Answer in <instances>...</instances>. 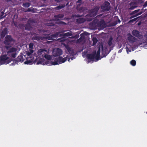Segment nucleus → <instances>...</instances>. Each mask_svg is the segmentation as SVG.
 <instances>
[{
    "label": "nucleus",
    "mask_w": 147,
    "mask_h": 147,
    "mask_svg": "<svg viewBox=\"0 0 147 147\" xmlns=\"http://www.w3.org/2000/svg\"><path fill=\"white\" fill-rule=\"evenodd\" d=\"M6 48L7 50V55L10 57L15 58L18 53L17 48L9 46H6Z\"/></svg>",
    "instance_id": "f257e3e1"
},
{
    "label": "nucleus",
    "mask_w": 147,
    "mask_h": 147,
    "mask_svg": "<svg viewBox=\"0 0 147 147\" xmlns=\"http://www.w3.org/2000/svg\"><path fill=\"white\" fill-rule=\"evenodd\" d=\"M33 49H30L28 51H26L25 53L27 56V58L28 60L24 62V63L25 64H28L31 63L33 61L34 57H32V54L34 52V50Z\"/></svg>",
    "instance_id": "f03ea898"
},
{
    "label": "nucleus",
    "mask_w": 147,
    "mask_h": 147,
    "mask_svg": "<svg viewBox=\"0 0 147 147\" xmlns=\"http://www.w3.org/2000/svg\"><path fill=\"white\" fill-rule=\"evenodd\" d=\"M28 60L25 55H24L22 53H20L16 59L13 61V62L15 64H18L20 62H23L24 60Z\"/></svg>",
    "instance_id": "7ed1b4c3"
},
{
    "label": "nucleus",
    "mask_w": 147,
    "mask_h": 147,
    "mask_svg": "<svg viewBox=\"0 0 147 147\" xmlns=\"http://www.w3.org/2000/svg\"><path fill=\"white\" fill-rule=\"evenodd\" d=\"M7 54L1 55L0 56V65L7 64L11 61V60Z\"/></svg>",
    "instance_id": "20e7f679"
},
{
    "label": "nucleus",
    "mask_w": 147,
    "mask_h": 147,
    "mask_svg": "<svg viewBox=\"0 0 147 147\" xmlns=\"http://www.w3.org/2000/svg\"><path fill=\"white\" fill-rule=\"evenodd\" d=\"M100 7L99 6H96L94 8L91 9L89 11L88 14L85 17L89 16L91 17H94L97 15L98 12Z\"/></svg>",
    "instance_id": "39448f33"
},
{
    "label": "nucleus",
    "mask_w": 147,
    "mask_h": 147,
    "mask_svg": "<svg viewBox=\"0 0 147 147\" xmlns=\"http://www.w3.org/2000/svg\"><path fill=\"white\" fill-rule=\"evenodd\" d=\"M111 7L110 3L108 1H105L101 6L102 12L109 11L110 10Z\"/></svg>",
    "instance_id": "423d86ee"
},
{
    "label": "nucleus",
    "mask_w": 147,
    "mask_h": 147,
    "mask_svg": "<svg viewBox=\"0 0 147 147\" xmlns=\"http://www.w3.org/2000/svg\"><path fill=\"white\" fill-rule=\"evenodd\" d=\"M132 34L134 36L139 39H142L143 38V35L140 34V32L136 30H134L132 32Z\"/></svg>",
    "instance_id": "0eeeda50"
},
{
    "label": "nucleus",
    "mask_w": 147,
    "mask_h": 147,
    "mask_svg": "<svg viewBox=\"0 0 147 147\" xmlns=\"http://www.w3.org/2000/svg\"><path fill=\"white\" fill-rule=\"evenodd\" d=\"M46 52V50L44 49H40L38 51V52L39 53H40V54H45L44 57L45 59L48 60L51 59V57L50 55L47 54H46L45 53V52Z\"/></svg>",
    "instance_id": "6e6552de"
},
{
    "label": "nucleus",
    "mask_w": 147,
    "mask_h": 147,
    "mask_svg": "<svg viewBox=\"0 0 147 147\" xmlns=\"http://www.w3.org/2000/svg\"><path fill=\"white\" fill-rule=\"evenodd\" d=\"M92 20V19L91 18H80L77 19L76 20V22L78 24H82L86 21L90 22Z\"/></svg>",
    "instance_id": "1a4fd4ad"
},
{
    "label": "nucleus",
    "mask_w": 147,
    "mask_h": 147,
    "mask_svg": "<svg viewBox=\"0 0 147 147\" xmlns=\"http://www.w3.org/2000/svg\"><path fill=\"white\" fill-rule=\"evenodd\" d=\"M57 59L58 62L59 64L65 62L67 59L69 61L70 60L69 57H68V56L64 58L62 57L59 56Z\"/></svg>",
    "instance_id": "9d476101"
},
{
    "label": "nucleus",
    "mask_w": 147,
    "mask_h": 147,
    "mask_svg": "<svg viewBox=\"0 0 147 147\" xmlns=\"http://www.w3.org/2000/svg\"><path fill=\"white\" fill-rule=\"evenodd\" d=\"M53 56L55 57H59L62 54V51L61 49L58 48L56 50L53 51Z\"/></svg>",
    "instance_id": "9b49d317"
},
{
    "label": "nucleus",
    "mask_w": 147,
    "mask_h": 147,
    "mask_svg": "<svg viewBox=\"0 0 147 147\" xmlns=\"http://www.w3.org/2000/svg\"><path fill=\"white\" fill-rule=\"evenodd\" d=\"M113 37L112 36H111L107 42L108 45L109 47H110V51L113 49V48L114 46V45H113Z\"/></svg>",
    "instance_id": "f8f14e48"
},
{
    "label": "nucleus",
    "mask_w": 147,
    "mask_h": 147,
    "mask_svg": "<svg viewBox=\"0 0 147 147\" xmlns=\"http://www.w3.org/2000/svg\"><path fill=\"white\" fill-rule=\"evenodd\" d=\"M1 38H3L7 34V28H5L2 30H0Z\"/></svg>",
    "instance_id": "ddd939ff"
},
{
    "label": "nucleus",
    "mask_w": 147,
    "mask_h": 147,
    "mask_svg": "<svg viewBox=\"0 0 147 147\" xmlns=\"http://www.w3.org/2000/svg\"><path fill=\"white\" fill-rule=\"evenodd\" d=\"M96 52L91 54H88L87 55V59L89 60H93L95 58Z\"/></svg>",
    "instance_id": "4468645a"
},
{
    "label": "nucleus",
    "mask_w": 147,
    "mask_h": 147,
    "mask_svg": "<svg viewBox=\"0 0 147 147\" xmlns=\"http://www.w3.org/2000/svg\"><path fill=\"white\" fill-rule=\"evenodd\" d=\"M60 1H64L65 2H67V3H66L65 4H64L60 5L59 6L56 7L55 8V9L57 10H59L62 9V8H63L65 6L68 5L69 4V2H68L67 0H60Z\"/></svg>",
    "instance_id": "2eb2a0df"
},
{
    "label": "nucleus",
    "mask_w": 147,
    "mask_h": 147,
    "mask_svg": "<svg viewBox=\"0 0 147 147\" xmlns=\"http://www.w3.org/2000/svg\"><path fill=\"white\" fill-rule=\"evenodd\" d=\"M127 39L129 41L133 43L136 41V38L131 34H130L129 36L127 38Z\"/></svg>",
    "instance_id": "dca6fc26"
},
{
    "label": "nucleus",
    "mask_w": 147,
    "mask_h": 147,
    "mask_svg": "<svg viewBox=\"0 0 147 147\" xmlns=\"http://www.w3.org/2000/svg\"><path fill=\"white\" fill-rule=\"evenodd\" d=\"M100 47L99 46L98 48V50L96 54L95 55V59L97 60H98L100 57Z\"/></svg>",
    "instance_id": "f3484780"
},
{
    "label": "nucleus",
    "mask_w": 147,
    "mask_h": 147,
    "mask_svg": "<svg viewBox=\"0 0 147 147\" xmlns=\"http://www.w3.org/2000/svg\"><path fill=\"white\" fill-rule=\"evenodd\" d=\"M80 37L79 39L77 40V42H81L84 40L85 38V36L84 33H82L80 34Z\"/></svg>",
    "instance_id": "a211bd4d"
},
{
    "label": "nucleus",
    "mask_w": 147,
    "mask_h": 147,
    "mask_svg": "<svg viewBox=\"0 0 147 147\" xmlns=\"http://www.w3.org/2000/svg\"><path fill=\"white\" fill-rule=\"evenodd\" d=\"M5 41L6 42L8 43L9 42L13 40V38L10 35H7L5 37Z\"/></svg>",
    "instance_id": "6ab92c4d"
},
{
    "label": "nucleus",
    "mask_w": 147,
    "mask_h": 147,
    "mask_svg": "<svg viewBox=\"0 0 147 147\" xmlns=\"http://www.w3.org/2000/svg\"><path fill=\"white\" fill-rule=\"evenodd\" d=\"M129 5L130 6L129 8V9L130 10L134 9L136 7L135 3L134 2H131Z\"/></svg>",
    "instance_id": "aec40b11"
},
{
    "label": "nucleus",
    "mask_w": 147,
    "mask_h": 147,
    "mask_svg": "<svg viewBox=\"0 0 147 147\" xmlns=\"http://www.w3.org/2000/svg\"><path fill=\"white\" fill-rule=\"evenodd\" d=\"M143 12L141 11L136 14H135L134 15V14L131 17H130L129 19H132L134 17H135L139 15H140L141 14L143 13Z\"/></svg>",
    "instance_id": "412c9836"
},
{
    "label": "nucleus",
    "mask_w": 147,
    "mask_h": 147,
    "mask_svg": "<svg viewBox=\"0 0 147 147\" xmlns=\"http://www.w3.org/2000/svg\"><path fill=\"white\" fill-rule=\"evenodd\" d=\"M67 50L68 52H69V54L73 55L74 53V51L73 49H71L70 47H68L67 48Z\"/></svg>",
    "instance_id": "4be33fe9"
},
{
    "label": "nucleus",
    "mask_w": 147,
    "mask_h": 147,
    "mask_svg": "<svg viewBox=\"0 0 147 147\" xmlns=\"http://www.w3.org/2000/svg\"><path fill=\"white\" fill-rule=\"evenodd\" d=\"M25 28L26 30H30L31 26L29 23H27L25 25Z\"/></svg>",
    "instance_id": "5701e85b"
},
{
    "label": "nucleus",
    "mask_w": 147,
    "mask_h": 147,
    "mask_svg": "<svg viewBox=\"0 0 147 147\" xmlns=\"http://www.w3.org/2000/svg\"><path fill=\"white\" fill-rule=\"evenodd\" d=\"M92 40L93 41V46H94L96 44V43L98 42V40L95 37H93L92 39Z\"/></svg>",
    "instance_id": "b1692460"
},
{
    "label": "nucleus",
    "mask_w": 147,
    "mask_h": 147,
    "mask_svg": "<svg viewBox=\"0 0 147 147\" xmlns=\"http://www.w3.org/2000/svg\"><path fill=\"white\" fill-rule=\"evenodd\" d=\"M72 35V34L71 32H67V33H64L63 34V35L64 36H71Z\"/></svg>",
    "instance_id": "393cba45"
},
{
    "label": "nucleus",
    "mask_w": 147,
    "mask_h": 147,
    "mask_svg": "<svg viewBox=\"0 0 147 147\" xmlns=\"http://www.w3.org/2000/svg\"><path fill=\"white\" fill-rule=\"evenodd\" d=\"M140 10L139 9L136 10L134 11H132L131 13H130L129 15H133L135 14H136L139 13V11Z\"/></svg>",
    "instance_id": "a878e982"
},
{
    "label": "nucleus",
    "mask_w": 147,
    "mask_h": 147,
    "mask_svg": "<svg viewBox=\"0 0 147 147\" xmlns=\"http://www.w3.org/2000/svg\"><path fill=\"white\" fill-rule=\"evenodd\" d=\"M64 16L63 14H59L57 16H55V17L56 18H62Z\"/></svg>",
    "instance_id": "bb28decb"
},
{
    "label": "nucleus",
    "mask_w": 147,
    "mask_h": 147,
    "mask_svg": "<svg viewBox=\"0 0 147 147\" xmlns=\"http://www.w3.org/2000/svg\"><path fill=\"white\" fill-rule=\"evenodd\" d=\"M30 4L28 3H24L22 6L24 7H30Z\"/></svg>",
    "instance_id": "cd10ccee"
},
{
    "label": "nucleus",
    "mask_w": 147,
    "mask_h": 147,
    "mask_svg": "<svg viewBox=\"0 0 147 147\" xmlns=\"http://www.w3.org/2000/svg\"><path fill=\"white\" fill-rule=\"evenodd\" d=\"M84 16V15L82 14V15H80L79 14H74L73 15V16L74 18H80V17H82Z\"/></svg>",
    "instance_id": "c85d7f7f"
},
{
    "label": "nucleus",
    "mask_w": 147,
    "mask_h": 147,
    "mask_svg": "<svg viewBox=\"0 0 147 147\" xmlns=\"http://www.w3.org/2000/svg\"><path fill=\"white\" fill-rule=\"evenodd\" d=\"M60 33V32H56L55 34L52 35L53 37L54 38L58 37L59 36V34Z\"/></svg>",
    "instance_id": "c756f323"
},
{
    "label": "nucleus",
    "mask_w": 147,
    "mask_h": 147,
    "mask_svg": "<svg viewBox=\"0 0 147 147\" xmlns=\"http://www.w3.org/2000/svg\"><path fill=\"white\" fill-rule=\"evenodd\" d=\"M130 63L133 66H135L136 64V61L134 60H132L130 61Z\"/></svg>",
    "instance_id": "7c9ffc66"
},
{
    "label": "nucleus",
    "mask_w": 147,
    "mask_h": 147,
    "mask_svg": "<svg viewBox=\"0 0 147 147\" xmlns=\"http://www.w3.org/2000/svg\"><path fill=\"white\" fill-rule=\"evenodd\" d=\"M59 63L58 62V59L56 60H55L53 62L52 61L51 65H55L58 64Z\"/></svg>",
    "instance_id": "2f4dec72"
},
{
    "label": "nucleus",
    "mask_w": 147,
    "mask_h": 147,
    "mask_svg": "<svg viewBox=\"0 0 147 147\" xmlns=\"http://www.w3.org/2000/svg\"><path fill=\"white\" fill-rule=\"evenodd\" d=\"M137 18H134L133 19L129 21V23H130L133 22H134V21H136V20H137Z\"/></svg>",
    "instance_id": "473e14b6"
},
{
    "label": "nucleus",
    "mask_w": 147,
    "mask_h": 147,
    "mask_svg": "<svg viewBox=\"0 0 147 147\" xmlns=\"http://www.w3.org/2000/svg\"><path fill=\"white\" fill-rule=\"evenodd\" d=\"M29 49H33V47L34 46V44L32 43H30L29 44Z\"/></svg>",
    "instance_id": "72a5a7b5"
},
{
    "label": "nucleus",
    "mask_w": 147,
    "mask_h": 147,
    "mask_svg": "<svg viewBox=\"0 0 147 147\" xmlns=\"http://www.w3.org/2000/svg\"><path fill=\"white\" fill-rule=\"evenodd\" d=\"M147 6V1L143 5V8L142 10H143V9Z\"/></svg>",
    "instance_id": "f704fd0d"
},
{
    "label": "nucleus",
    "mask_w": 147,
    "mask_h": 147,
    "mask_svg": "<svg viewBox=\"0 0 147 147\" xmlns=\"http://www.w3.org/2000/svg\"><path fill=\"white\" fill-rule=\"evenodd\" d=\"M42 60L40 59V60H39L37 62V64H42Z\"/></svg>",
    "instance_id": "c9c22d12"
},
{
    "label": "nucleus",
    "mask_w": 147,
    "mask_h": 147,
    "mask_svg": "<svg viewBox=\"0 0 147 147\" xmlns=\"http://www.w3.org/2000/svg\"><path fill=\"white\" fill-rule=\"evenodd\" d=\"M4 14V12L2 11L1 12V13H0V18H3L4 16L3 15Z\"/></svg>",
    "instance_id": "e433bc0d"
},
{
    "label": "nucleus",
    "mask_w": 147,
    "mask_h": 147,
    "mask_svg": "<svg viewBox=\"0 0 147 147\" xmlns=\"http://www.w3.org/2000/svg\"><path fill=\"white\" fill-rule=\"evenodd\" d=\"M79 36L78 35H76L74 36L73 37V38H78Z\"/></svg>",
    "instance_id": "4c0bfd02"
},
{
    "label": "nucleus",
    "mask_w": 147,
    "mask_h": 147,
    "mask_svg": "<svg viewBox=\"0 0 147 147\" xmlns=\"http://www.w3.org/2000/svg\"><path fill=\"white\" fill-rule=\"evenodd\" d=\"M82 0H78L77 1V2L81 3H82Z\"/></svg>",
    "instance_id": "58836bf2"
},
{
    "label": "nucleus",
    "mask_w": 147,
    "mask_h": 147,
    "mask_svg": "<svg viewBox=\"0 0 147 147\" xmlns=\"http://www.w3.org/2000/svg\"><path fill=\"white\" fill-rule=\"evenodd\" d=\"M54 25V24L53 23L50 24V25H48L49 26H52Z\"/></svg>",
    "instance_id": "ea45409f"
},
{
    "label": "nucleus",
    "mask_w": 147,
    "mask_h": 147,
    "mask_svg": "<svg viewBox=\"0 0 147 147\" xmlns=\"http://www.w3.org/2000/svg\"><path fill=\"white\" fill-rule=\"evenodd\" d=\"M101 48H102V53H103V45H102Z\"/></svg>",
    "instance_id": "a19ab883"
},
{
    "label": "nucleus",
    "mask_w": 147,
    "mask_h": 147,
    "mask_svg": "<svg viewBox=\"0 0 147 147\" xmlns=\"http://www.w3.org/2000/svg\"><path fill=\"white\" fill-rule=\"evenodd\" d=\"M145 36L146 37V42H147V32L145 34Z\"/></svg>",
    "instance_id": "79ce46f5"
},
{
    "label": "nucleus",
    "mask_w": 147,
    "mask_h": 147,
    "mask_svg": "<svg viewBox=\"0 0 147 147\" xmlns=\"http://www.w3.org/2000/svg\"><path fill=\"white\" fill-rule=\"evenodd\" d=\"M117 22L118 23H119L121 22V21L120 20L118 19V20H117Z\"/></svg>",
    "instance_id": "37998d69"
},
{
    "label": "nucleus",
    "mask_w": 147,
    "mask_h": 147,
    "mask_svg": "<svg viewBox=\"0 0 147 147\" xmlns=\"http://www.w3.org/2000/svg\"><path fill=\"white\" fill-rule=\"evenodd\" d=\"M30 11V8H28V10L27 11Z\"/></svg>",
    "instance_id": "c03bdc74"
},
{
    "label": "nucleus",
    "mask_w": 147,
    "mask_h": 147,
    "mask_svg": "<svg viewBox=\"0 0 147 147\" xmlns=\"http://www.w3.org/2000/svg\"><path fill=\"white\" fill-rule=\"evenodd\" d=\"M121 50H119L118 53H120L121 52Z\"/></svg>",
    "instance_id": "a18cd8bd"
},
{
    "label": "nucleus",
    "mask_w": 147,
    "mask_h": 147,
    "mask_svg": "<svg viewBox=\"0 0 147 147\" xmlns=\"http://www.w3.org/2000/svg\"><path fill=\"white\" fill-rule=\"evenodd\" d=\"M56 1H57V2H60V0H55Z\"/></svg>",
    "instance_id": "49530a36"
},
{
    "label": "nucleus",
    "mask_w": 147,
    "mask_h": 147,
    "mask_svg": "<svg viewBox=\"0 0 147 147\" xmlns=\"http://www.w3.org/2000/svg\"><path fill=\"white\" fill-rule=\"evenodd\" d=\"M140 23H138V25H140Z\"/></svg>",
    "instance_id": "de8ad7c7"
},
{
    "label": "nucleus",
    "mask_w": 147,
    "mask_h": 147,
    "mask_svg": "<svg viewBox=\"0 0 147 147\" xmlns=\"http://www.w3.org/2000/svg\"><path fill=\"white\" fill-rule=\"evenodd\" d=\"M71 59H72V60H73V58H72H72H71Z\"/></svg>",
    "instance_id": "09e8293b"
},
{
    "label": "nucleus",
    "mask_w": 147,
    "mask_h": 147,
    "mask_svg": "<svg viewBox=\"0 0 147 147\" xmlns=\"http://www.w3.org/2000/svg\"><path fill=\"white\" fill-rule=\"evenodd\" d=\"M42 1H46V0H42Z\"/></svg>",
    "instance_id": "8fccbe9b"
},
{
    "label": "nucleus",
    "mask_w": 147,
    "mask_h": 147,
    "mask_svg": "<svg viewBox=\"0 0 147 147\" xmlns=\"http://www.w3.org/2000/svg\"><path fill=\"white\" fill-rule=\"evenodd\" d=\"M60 40V38L58 39V40Z\"/></svg>",
    "instance_id": "3c124183"
},
{
    "label": "nucleus",
    "mask_w": 147,
    "mask_h": 147,
    "mask_svg": "<svg viewBox=\"0 0 147 147\" xmlns=\"http://www.w3.org/2000/svg\"><path fill=\"white\" fill-rule=\"evenodd\" d=\"M63 41V40H61V41Z\"/></svg>",
    "instance_id": "603ef678"
},
{
    "label": "nucleus",
    "mask_w": 147,
    "mask_h": 147,
    "mask_svg": "<svg viewBox=\"0 0 147 147\" xmlns=\"http://www.w3.org/2000/svg\"><path fill=\"white\" fill-rule=\"evenodd\" d=\"M146 114H147V111H146Z\"/></svg>",
    "instance_id": "864d4df0"
}]
</instances>
